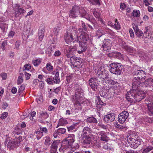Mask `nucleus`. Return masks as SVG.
Listing matches in <instances>:
<instances>
[{"mask_svg": "<svg viewBox=\"0 0 153 153\" xmlns=\"http://www.w3.org/2000/svg\"><path fill=\"white\" fill-rule=\"evenodd\" d=\"M46 68L48 71L52 70L53 69V67L51 65V63H47L46 65Z\"/></svg>", "mask_w": 153, "mask_h": 153, "instance_id": "48", "label": "nucleus"}, {"mask_svg": "<svg viewBox=\"0 0 153 153\" xmlns=\"http://www.w3.org/2000/svg\"><path fill=\"white\" fill-rule=\"evenodd\" d=\"M66 129L64 128H60L57 129V132L59 134H64L65 133Z\"/></svg>", "mask_w": 153, "mask_h": 153, "instance_id": "41", "label": "nucleus"}, {"mask_svg": "<svg viewBox=\"0 0 153 153\" xmlns=\"http://www.w3.org/2000/svg\"><path fill=\"white\" fill-rule=\"evenodd\" d=\"M104 29L103 28L100 27L96 31V34L98 36V38H100L102 36L105 34V33L104 31Z\"/></svg>", "mask_w": 153, "mask_h": 153, "instance_id": "25", "label": "nucleus"}, {"mask_svg": "<svg viewBox=\"0 0 153 153\" xmlns=\"http://www.w3.org/2000/svg\"><path fill=\"white\" fill-rule=\"evenodd\" d=\"M53 82L55 83H59L60 82V79L59 77H57V78L55 77H54L53 78Z\"/></svg>", "mask_w": 153, "mask_h": 153, "instance_id": "56", "label": "nucleus"}, {"mask_svg": "<svg viewBox=\"0 0 153 153\" xmlns=\"http://www.w3.org/2000/svg\"><path fill=\"white\" fill-rule=\"evenodd\" d=\"M31 65L29 64H25L23 68V70H29L31 69Z\"/></svg>", "mask_w": 153, "mask_h": 153, "instance_id": "42", "label": "nucleus"}, {"mask_svg": "<svg viewBox=\"0 0 153 153\" xmlns=\"http://www.w3.org/2000/svg\"><path fill=\"white\" fill-rule=\"evenodd\" d=\"M47 133L48 130L45 127H40V130L39 131V139L43 135V132Z\"/></svg>", "mask_w": 153, "mask_h": 153, "instance_id": "28", "label": "nucleus"}, {"mask_svg": "<svg viewBox=\"0 0 153 153\" xmlns=\"http://www.w3.org/2000/svg\"><path fill=\"white\" fill-rule=\"evenodd\" d=\"M93 13L94 16L97 18L98 20L102 21V19L100 17V14L99 13V10L97 9H94L93 10Z\"/></svg>", "mask_w": 153, "mask_h": 153, "instance_id": "24", "label": "nucleus"}, {"mask_svg": "<svg viewBox=\"0 0 153 153\" xmlns=\"http://www.w3.org/2000/svg\"><path fill=\"white\" fill-rule=\"evenodd\" d=\"M87 49V44L79 42V47L77 52L79 54L83 53Z\"/></svg>", "mask_w": 153, "mask_h": 153, "instance_id": "19", "label": "nucleus"}, {"mask_svg": "<svg viewBox=\"0 0 153 153\" xmlns=\"http://www.w3.org/2000/svg\"><path fill=\"white\" fill-rule=\"evenodd\" d=\"M101 91H100V95L102 97H106L105 95H106V92L103 91L101 89Z\"/></svg>", "mask_w": 153, "mask_h": 153, "instance_id": "57", "label": "nucleus"}, {"mask_svg": "<svg viewBox=\"0 0 153 153\" xmlns=\"http://www.w3.org/2000/svg\"><path fill=\"white\" fill-rule=\"evenodd\" d=\"M110 43V40L109 39H104L103 42V44L102 45L104 51H106L108 50Z\"/></svg>", "mask_w": 153, "mask_h": 153, "instance_id": "23", "label": "nucleus"}, {"mask_svg": "<svg viewBox=\"0 0 153 153\" xmlns=\"http://www.w3.org/2000/svg\"><path fill=\"white\" fill-rule=\"evenodd\" d=\"M114 28L116 30H119L120 28V23L119 22H117V23L114 24Z\"/></svg>", "mask_w": 153, "mask_h": 153, "instance_id": "54", "label": "nucleus"}, {"mask_svg": "<svg viewBox=\"0 0 153 153\" xmlns=\"http://www.w3.org/2000/svg\"><path fill=\"white\" fill-rule=\"evenodd\" d=\"M133 28L134 30L135 34L138 37H140L142 36L143 33L142 31L139 29L137 25L134 24L133 25Z\"/></svg>", "mask_w": 153, "mask_h": 153, "instance_id": "21", "label": "nucleus"}, {"mask_svg": "<svg viewBox=\"0 0 153 153\" xmlns=\"http://www.w3.org/2000/svg\"><path fill=\"white\" fill-rule=\"evenodd\" d=\"M115 119V114L111 113L104 116V120L107 123H109L114 121Z\"/></svg>", "mask_w": 153, "mask_h": 153, "instance_id": "12", "label": "nucleus"}, {"mask_svg": "<svg viewBox=\"0 0 153 153\" xmlns=\"http://www.w3.org/2000/svg\"><path fill=\"white\" fill-rule=\"evenodd\" d=\"M153 150V147L150 145H149L146 146L142 151V153H148L151 151Z\"/></svg>", "mask_w": 153, "mask_h": 153, "instance_id": "27", "label": "nucleus"}, {"mask_svg": "<svg viewBox=\"0 0 153 153\" xmlns=\"http://www.w3.org/2000/svg\"><path fill=\"white\" fill-rule=\"evenodd\" d=\"M46 81L49 84L52 85L53 82V79L52 78H48L46 80Z\"/></svg>", "mask_w": 153, "mask_h": 153, "instance_id": "59", "label": "nucleus"}, {"mask_svg": "<svg viewBox=\"0 0 153 153\" xmlns=\"http://www.w3.org/2000/svg\"><path fill=\"white\" fill-rule=\"evenodd\" d=\"M134 76L135 77L133 80L132 88L127 92L126 97L127 100L131 102H139L143 99L144 96L139 91V87L141 81L146 78V72L142 70L134 71Z\"/></svg>", "mask_w": 153, "mask_h": 153, "instance_id": "1", "label": "nucleus"}, {"mask_svg": "<svg viewBox=\"0 0 153 153\" xmlns=\"http://www.w3.org/2000/svg\"><path fill=\"white\" fill-rule=\"evenodd\" d=\"M80 35L78 37L79 42L87 44V41L89 39V36L84 31H82V28L79 29Z\"/></svg>", "mask_w": 153, "mask_h": 153, "instance_id": "8", "label": "nucleus"}, {"mask_svg": "<svg viewBox=\"0 0 153 153\" xmlns=\"http://www.w3.org/2000/svg\"><path fill=\"white\" fill-rule=\"evenodd\" d=\"M8 115V113L7 112H4L0 116V118L1 119H3L6 118Z\"/></svg>", "mask_w": 153, "mask_h": 153, "instance_id": "47", "label": "nucleus"}, {"mask_svg": "<svg viewBox=\"0 0 153 153\" xmlns=\"http://www.w3.org/2000/svg\"><path fill=\"white\" fill-rule=\"evenodd\" d=\"M150 102L147 105L148 108V113L150 116L153 115V96L149 98ZM146 121L149 123H153V117H147L146 118Z\"/></svg>", "mask_w": 153, "mask_h": 153, "instance_id": "5", "label": "nucleus"}, {"mask_svg": "<svg viewBox=\"0 0 153 153\" xmlns=\"http://www.w3.org/2000/svg\"><path fill=\"white\" fill-rule=\"evenodd\" d=\"M40 116L41 118L45 119L48 117V115L46 112H44L40 113Z\"/></svg>", "mask_w": 153, "mask_h": 153, "instance_id": "37", "label": "nucleus"}, {"mask_svg": "<svg viewBox=\"0 0 153 153\" xmlns=\"http://www.w3.org/2000/svg\"><path fill=\"white\" fill-rule=\"evenodd\" d=\"M148 32V27H146V31H144V33L143 34V36L145 37V38H149V33H148V35H147V33Z\"/></svg>", "mask_w": 153, "mask_h": 153, "instance_id": "53", "label": "nucleus"}, {"mask_svg": "<svg viewBox=\"0 0 153 153\" xmlns=\"http://www.w3.org/2000/svg\"><path fill=\"white\" fill-rule=\"evenodd\" d=\"M99 135L100 136L101 140L102 141L107 142L108 140L107 134L103 131L99 132L98 133Z\"/></svg>", "mask_w": 153, "mask_h": 153, "instance_id": "22", "label": "nucleus"}, {"mask_svg": "<svg viewBox=\"0 0 153 153\" xmlns=\"http://www.w3.org/2000/svg\"><path fill=\"white\" fill-rule=\"evenodd\" d=\"M129 33L130 37L133 38L134 37V32L131 29H130L129 30Z\"/></svg>", "mask_w": 153, "mask_h": 153, "instance_id": "63", "label": "nucleus"}, {"mask_svg": "<svg viewBox=\"0 0 153 153\" xmlns=\"http://www.w3.org/2000/svg\"><path fill=\"white\" fill-rule=\"evenodd\" d=\"M69 15L71 17L74 18H75L79 15L80 16L85 18L88 20L89 19L87 13L84 8L76 5H74L72 9L70 11Z\"/></svg>", "mask_w": 153, "mask_h": 153, "instance_id": "2", "label": "nucleus"}, {"mask_svg": "<svg viewBox=\"0 0 153 153\" xmlns=\"http://www.w3.org/2000/svg\"><path fill=\"white\" fill-rule=\"evenodd\" d=\"M109 71L111 73L116 75L121 74L123 66L120 63L117 62L111 63L109 65Z\"/></svg>", "mask_w": 153, "mask_h": 153, "instance_id": "4", "label": "nucleus"}, {"mask_svg": "<svg viewBox=\"0 0 153 153\" xmlns=\"http://www.w3.org/2000/svg\"><path fill=\"white\" fill-rule=\"evenodd\" d=\"M60 28L58 27H55L53 29V33L54 34L57 36L58 34Z\"/></svg>", "mask_w": 153, "mask_h": 153, "instance_id": "46", "label": "nucleus"}, {"mask_svg": "<svg viewBox=\"0 0 153 153\" xmlns=\"http://www.w3.org/2000/svg\"><path fill=\"white\" fill-rule=\"evenodd\" d=\"M92 4L100 5V0H87Z\"/></svg>", "mask_w": 153, "mask_h": 153, "instance_id": "34", "label": "nucleus"}, {"mask_svg": "<svg viewBox=\"0 0 153 153\" xmlns=\"http://www.w3.org/2000/svg\"><path fill=\"white\" fill-rule=\"evenodd\" d=\"M92 25L94 27V29H98L101 27L96 22H92Z\"/></svg>", "mask_w": 153, "mask_h": 153, "instance_id": "44", "label": "nucleus"}, {"mask_svg": "<svg viewBox=\"0 0 153 153\" xmlns=\"http://www.w3.org/2000/svg\"><path fill=\"white\" fill-rule=\"evenodd\" d=\"M36 114L35 111H33L32 112L30 115V119L31 120H33V117L35 116Z\"/></svg>", "mask_w": 153, "mask_h": 153, "instance_id": "61", "label": "nucleus"}, {"mask_svg": "<svg viewBox=\"0 0 153 153\" xmlns=\"http://www.w3.org/2000/svg\"><path fill=\"white\" fill-rule=\"evenodd\" d=\"M97 81V79L94 77H92L88 80L89 85L95 91L97 87V85L96 82Z\"/></svg>", "mask_w": 153, "mask_h": 153, "instance_id": "14", "label": "nucleus"}, {"mask_svg": "<svg viewBox=\"0 0 153 153\" xmlns=\"http://www.w3.org/2000/svg\"><path fill=\"white\" fill-rule=\"evenodd\" d=\"M51 140V138L49 137H48L45 141V145H47L50 144Z\"/></svg>", "mask_w": 153, "mask_h": 153, "instance_id": "62", "label": "nucleus"}, {"mask_svg": "<svg viewBox=\"0 0 153 153\" xmlns=\"http://www.w3.org/2000/svg\"><path fill=\"white\" fill-rule=\"evenodd\" d=\"M97 74L98 76L97 79V81L98 82H104V80L107 78L108 76V74L106 73L104 70H102L101 69H99L97 71Z\"/></svg>", "mask_w": 153, "mask_h": 153, "instance_id": "10", "label": "nucleus"}, {"mask_svg": "<svg viewBox=\"0 0 153 153\" xmlns=\"http://www.w3.org/2000/svg\"><path fill=\"white\" fill-rule=\"evenodd\" d=\"M120 114L121 115V116H125V117H126L127 118L129 116L128 113L126 111H123L122 113Z\"/></svg>", "mask_w": 153, "mask_h": 153, "instance_id": "49", "label": "nucleus"}, {"mask_svg": "<svg viewBox=\"0 0 153 153\" xmlns=\"http://www.w3.org/2000/svg\"><path fill=\"white\" fill-rule=\"evenodd\" d=\"M23 73H21L20 74V75L18 77V84H20L23 82Z\"/></svg>", "mask_w": 153, "mask_h": 153, "instance_id": "38", "label": "nucleus"}, {"mask_svg": "<svg viewBox=\"0 0 153 153\" xmlns=\"http://www.w3.org/2000/svg\"><path fill=\"white\" fill-rule=\"evenodd\" d=\"M114 52V58H117L118 59H120L123 58V55L121 53L117 52Z\"/></svg>", "mask_w": 153, "mask_h": 153, "instance_id": "33", "label": "nucleus"}, {"mask_svg": "<svg viewBox=\"0 0 153 153\" xmlns=\"http://www.w3.org/2000/svg\"><path fill=\"white\" fill-rule=\"evenodd\" d=\"M81 22H82V28H81L82 29V31H83V30H84V31H87L88 30L87 28V26L85 25V23L83 22L82 21H81Z\"/></svg>", "mask_w": 153, "mask_h": 153, "instance_id": "51", "label": "nucleus"}, {"mask_svg": "<svg viewBox=\"0 0 153 153\" xmlns=\"http://www.w3.org/2000/svg\"><path fill=\"white\" fill-rule=\"evenodd\" d=\"M68 50L71 53L72 52L73 54H74L77 50V47L76 46H73L72 48H70Z\"/></svg>", "mask_w": 153, "mask_h": 153, "instance_id": "43", "label": "nucleus"}, {"mask_svg": "<svg viewBox=\"0 0 153 153\" xmlns=\"http://www.w3.org/2000/svg\"><path fill=\"white\" fill-rule=\"evenodd\" d=\"M140 12L138 10H136V11L134 10L133 12L132 13V15L136 17H139L140 16Z\"/></svg>", "mask_w": 153, "mask_h": 153, "instance_id": "45", "label": "nucleus"}, {"mask_svg": "<svg viewBox=\"0 0 153 153\" xmlns=\"http://www.w3.org/2000/svg\"><path fill=\"white\" fill-rule=\"evenodd\" d=\"M17 5L16 10H15V16L17 17L21 14L25 13L26 11L23 8L20 7V5Z\"/></svg>", "mask_w": 153, "mask_h": 153, "instance_id": "20", "label": "nucleus"}, {"mask_svg": "<svg viewBox=\"0 0 153 153\" xmlns=\"http://www.w3.org/2000/svg\"><path fill=\"white\" fill-rule=\"evenodd\" d=\"M127 141L131 148L136 149L140 145L141 141L140 140L137 139H135L132 137H129L128 138Z\"/></svg>", "mask_w": 153, "mask_h": 153, "instance_id": "9", "label": "nucleus"}, {"mask_svg": "<svg viewBox=\"0 0 153 153\" xmlns=\"http://www.w3.org/2000/svg\"><path fill=\"white\" fill-rule=\"evenodd\" d=\"M60 143L57 140L54 141L52 143L50 148V151L52 153H55L57 150L58 146Z\"/></svg>", "mask_w": 153, "mask_h": 153, "instance_id": "15", "label": "nucleus"}, {"mask_svg": "<svg viewBox=\"0 0 153 153\" xmlns=\"http://www.w3.org/2000/svg\"><path fill=\"white\" fill-rule=\"evenodd\" d=\"M7 45V41L5 40L3 42L1 43V46H0L2 51H4L5 50V47Z\"/></svg>", "mask_w": 153, "mask_h": 153, "instance_id": "39", "label": "nucleus"}, {"mask_svg": "<svg viewBox=\"0 0 153 153\" xmlns=\"http://www.w3.org/2000/svg\"><path fill=\"white\" fill-rule=\"evenodd\" d=\"M86 121L87 123H89L97 124L98 123L97 119L93 116L88 117L86 119Z\"/></svg>", "mask_w": 153, "mask_h": 153, "instance_id": "26", "label": "nucleus"}, {"mask_svg": "<svg viewBox=\"0 0 153 153\" xmlns=\"http://www.w3.org/2000/svg\"><path fill=\"white\" fill-rule=\"evenodd\" d=\"M122 48L126 51L131 53L133 52V48L131 47L126 45H123Z\"/></svg>", "mask_w": 153, "mask_h": 153, "instance_id": "31", "label": "nucleus"}, {"mask_svg": "<svg viewBox=\"0 0 153 153\" xmlns=\"http://www.w3.org/2000/svg\"><path fill=\"white\" fill-rule=\"evenodd\" d=\"M127 118V117H125V116H121L120 114L118 117V121L120 123L123 124Z\"/></svg>", "mask_w": 153, "mask_h": 153, "instance_id": "30", "label": "nucleus"}, {"mask_svg": "<svg viewBox=\"0 0 153 153\" xmlns=\"http://www.w3.org/2000/svg\"><path fill=\"white\" fill-rule=\"evenodd\" d=\"M140 85L142 87H147L151 86H153V79L149 78L146 79L145 82H143L140 84Z\"/></svg>", "mask_w": 153, "mask_h": 153, "instance_id": "13", "label": "nucleus"}, {"mask_svg": "<svg viewBox=\"0 0 153 153\" xmlns=\"http://www.w3.org/2000/svg\"><path fill=\"white\" fill-rule=\"evenodd\" d=\"M114 126L116 128L121 129H123L125 128V127H123V126L117 123L116 124H115Z\"/></svg>", "mask_w": 153, "mask_h": 153, "instance_id": "58", "label": "nucleus"}, {"mask_svg": "<svg viewBox=\"0 0 153 153\" xmlns=\"http://www.w3.org/2000/svg\"><path fill=\"white\" fill-rule=\"evenodd\" d=\"M68 123L67 120H65L63 118H61L60 119L59 123L58 124L56 128H57L59 126H63L65 125L68 124Z\"/></svg>", "mask_w": 153, "mask_h": 153, "instance_id": "32", "label": "nucleus"}, {"mask_svg": "<svg viewBox=\"0 0 153 153\" xmlns=\"http://www.w3.org/2000/svg\"><path fill=\"white\" fill-rule=\"evenodd\" d=\"M104 81L106 83H108L110 85H114V81L110 78L108 76L107 77V78H106Z\"/></svg>", "mask_w": 153, "mask_h": 153, "instance_id": "35", "label": "nucleus"}, {"mask_svg": "<svg viewBox=\"0 0 153 153\" xmlns=\"http://www.w3.org/2000/svg\"><path fill=\"white\" fill-rule=\"evenodd\" d=\"M77 85L74 87L75 90V94L73 95L71 98L72 101L79 100L83 97V90L80 88H77Z\"/></svg>", "mask_w": 153, "mask_h": 153, "instance_id": "6", "label": "nucleus"}, {"mask_svg": "<svg viewBox=\"0 0 153 153\" xmlns=\"http://www.w3.org/2000/svg\"><path fill=\"white\" fill-rule=\"evenodd\" d=\"M2 79L5 80L7 79V74L5 73H2L0 75Z\"/></svg>", "mask_w": 153, "mask_h": 153, "instance_id": "52", "label": "nucleus"}, {"mask_svg": "<svg viewBox=\"0 0 153 153\" xmlns=\"http://www.w3.org/2000/svg\"><path fill=\"white\" fill-rule=\"evenodd\" d=\"M25 89V85H22L19 88V89L18 90V92L19 93H22L23 91Z\"/></svg>", "mask_w": 153, "mask_h": 153, "instance_id": "60", "label": "nucleus"}, {"mask_svg": "<svg viewBox=\"0 0 153 153\" xmlns=\"http://www.w3.org/2000/svg\"><path fill=\"white\" fill-rule=\"evenodd\" d=\"M15 33L14 31L11 30L9 33L8 34V36L9 38H13L15 35Z\"/></svg>", "mask_w": 153, "mask_h": 153, "instance_id": "55", "label": "nucleus"}, {"mask_svg": "<svg viewBox=\"0 0 153 153\" xmlns=\"http://www.w3.org/2000/svg\"><path fill=\"white\" fill-rule=\"evenodd\" d=\"M72 33H68V32H66L64 36V39L65 41L68 44H69L70 42H72L74 40V38L72 34Z\"/></svg>", "mask_w": 153, "mask_h": 153, "instance_id": "16", "label": "nucleus"}, {"mask_svg": "<svg viewBox=\"0 0 153 153\" xmlns=\"http://www.w3.org/2000/svg\"><path fill=\"white\" fill-rule=\"evenodd\" d=\"M73 58L71 59L72 60H71V63L74 67L79 69L81 68L83 65L81 59H80L76 57Z\"/></svg>", "mask_w": 153, "mask_h": 153, "instance_id": "11", "label": "nucleus"}, {"mask_svg": "<svg viewBox=\"0 0 153 153\" xmlns=\"http://www.w3.org/2000/svg\"><path fill=\"white\" fill-rule=\"evenodd\" d=\"M22 141L21 136H19L12 141H9L8 143L7 147L9 150H11L19 146L20 142Z\"/></svg>", "mask_w": 153, "mask_h": 153, "instance_id": "7", "label": "nucleus"}, {"mask_svg": "<svg viewBox=\"0 0 153 153\" xmlns=\"http://www.w3.org/2000/svg\"><path fill=\"white\" fill-rule=\"evenodd\" d=\"M33 65L36 66H37L38 65V59H35L33 60Z\"/></svg>", "mask_w": 153, "mask_h": 153, "instance_id": "64", "label": "nucleus"}, {"mask_svg": "<svg viewBox=\"0 0 153 153\" xmlns=\"http://www.w3.org/2000/svg\"><path fill=\"white\" fill-rule=\"evenodd\" d=\"M73 147L71 148V150L70 151V153H72L73 152L77 149L79 147V145L78 144H76L75 146H73Z\"/></svg>", "mask_w": 153, "mask_h": 153, "instance_id": "40", "label": "nucleus"}, {"mask_svg": "<svg viewBox=\"0 0 153 153\" xmlns=\"http://www.w3.org/2000/svg\"><path fill=\"white\" fill-rule=\"evenodd\" d=\"M72 53L70 52V51L68 50L66 54V56L68 58H70V60L71 61V60H72L71 59L74 58L73 57H75L73 56L74 54H73Z\"/></svg>", "mask_w": 153, "mask_h": 153, "instance_id": "36", "label": "nucleus"}, {"mask_svg": "<svg viewBox=\"0 0 153 153\" xmlns=\"http://www.w3.org/2000/svg\"><path fill=\"white\" fill-rule=\"evenodd\" d=\"M92 131L89 127L86 126L84 128L81 135L92 136Z\"/></svg>", "mask_w": 153, "mask_h": 153, "instance_id": "18", "label": "nucleus"}, {"mask_svg": "<svg viewBox=\"0 0 153 153\" xmlns=\"http://www.w3.org/2000/svg\"><path fill=\"white\" fill-rule=\"evenodd\" d=\"M97 101H98L97 103H98L99 104H100L101 105H105V103L102 102L99 96L97 97Z\"/></svg>", "mask_w": 153, "mask_h": 153, "instance_id": "50", "label": "nucleus"}, {"mask_svg": "<svg viewBox=\"0 0 153 153\" xmlns=\"http://www.w3.org/2000/svg\"><path fill=\"white\" fill-rule=\"evenodd\" d=\"M45 29L43 27H41L40 31H39V39L41 41L44 36Z\"/></svg>", "mask_w": 153, "mask_h": 153, "instance_id": "29", "label": "nucleus"}, {"mask_svg": "<svg viewBox=\"0 0 153 153\" xmlns=\"http://www.w3.org/2000/svg\"><path fill=\"white\" fill-rule=\"evenodd\" d=\"M92 136L81 135L82 143L83 145L89 144L91 142Z\"/></svg>", "mask_w": 153, "mask_h": 153, "instance_id": "17", "label": "nucleus"}, {"mask_svg": "<svg viewBox=\"0 0 153 153\" xmlns=\"http://www.w3.org/2000/svg\"><path fill=\"white\" fill-rule=\"evenodd\" d=\"M74 135L72 134L69 135L66 140H63L61 147L59 149V151L61 152L70 153L72 146L71 145L74 142Z\"/></svg>", "mask_w": 153, "mask_h": 153, "instance_id": "3", "label": "nucleus"}]
</instances>
